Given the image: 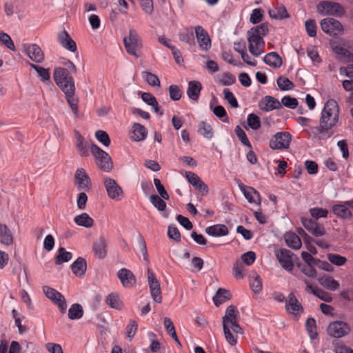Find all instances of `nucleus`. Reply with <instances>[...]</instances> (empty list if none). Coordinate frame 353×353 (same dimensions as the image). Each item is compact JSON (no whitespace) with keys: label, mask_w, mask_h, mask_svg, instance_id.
Instances as JSON below:
<instances>
[{"label":"nucleus","mask_w":353,"mask_h":353,"mask_svg":"<svg viewBox=\"0 0 353 353\" xmlns=\"http://www.w3.org/2000/svg\"><path fill=\"white\" fill-rule=\"evenodd\" d=\"M339 113L338 103L334 99L327 100L321 111L319 125L312 128L314 136L319 139L331 137L332 129L339 123Z\"/></svg>","instance_id":"nucleus-1"},{"label":"nucleus","mask_w":353,"mask_h":353,"mask_svg":"<svg viewBox=\"0 0 353 353\" xmlns=\"http://www.w3.org/2000/svg\"><path fill=\"white\" fill-rule=\"evenodd\" d=\"M268 33L267 23L252 28L247 33L249 43V51L255 57L260 56L264 52L265 42L263 39Z\"/></svg>","instance_id":"nucleus-2"},{"label":"nucleus","mask_w":353,"mask_h":353,"mask_svg":"<svg viewBox=\"0 0 353 353\" xmlns=\"http://www.w3.org/2000/svg\"><path fill=\"white\" fill-rule=\"evenodd\" d=\"M72 72H68L63 68H57L54 70V79L59 88L63 92L75 89V83Z\"/></svg>","instance_id":"nucleus-3"},{"label":"nucleus","mask_w":353,"mask_h":353,"mask_svg":"<svg viewBox=\"0 0 353 353\" xmlns=\"http://www.w3.org/2000/svg\"><path fill=\"white\" fill-rule=\"evenodd\" d=\"M126 52L135 57H140V50L143 47L142 41L134 29H130L128 37L123 39Z\"/></svg>","instance_id":"nucleus-4"},{"label":"nucleus","mask_w":353,"mask_h":353,"mask_svg":"<svg viewBox=\"0 0 353 353\" xmlns=\"http://www.w3.org/2000/svg\"><path fill=\"white\" fill-rule=\"evenodd\" d=\"M90 151L94 157L96 164L101 170L110 172L112 169V159L106 152L94 143L90 145Z\"/></svg>","instance_id":"nucleus-5"},{"label":"nucleus","mask_w":353,"mask_h":353,"mask_svg":"<svg viewBox=\"0 0 353 353\" xmlns=\"http://www.w3.org/2000/svg\"><path fill=\"white\" fill-rule=\"evenodd\" d=\"M317 12L321 15H332L341 17L344 15L345 10L339 3L323 1L316 6Z\"/></svg>","instance_id":"nucleus-6"},{"label":"nucleus","mask_w":353,"mask_h":353,"mask_svg":"<svg viewBox=\"0 0 353 353\" xmlns=\"http://www.w3.org/2000/svg\"><path fill=\"white\" fill-rule=\"evenodd\" d=\"M322 30L327 34L337 37L343 33V26L340 21L333 18H325L321 21Z\"/></svg>","instance_id":"nucleus-7"},{"label":"nucleus","mask_w":353,"mask_h":353,"mask_svg":"<svg viewBox=\"0 0 353 353\" xmlns=\"http://www.w3.org/2000/svg\"><path fill=\"white\" fill-rule=\"evenodd\" d=\"M292 140V136L288 132L276 133L270 140L269 145L272 150L288 149Z\"/></svg>","instance_id":"nucleus-8"},{"label":"nucleus","mask_w":353,"mask_h":353,"mask_svg":"<svg viewBox=\"0 0 353 353\" xmlns=\"http://www.w3.org/2000/svg\"><path fill=\"white\" fill-rule=\"evenodd\" d=\"M43 292L50 300L57 305L61 313L64 314L66 312V301L60 292L49 286H43Z\"/></svg>","instance_id":"nucleus-9"},{"label":"nucleus","mask_w":353,"mask_h":353,"mask_svg":"<svg viewBox=\"0 0 353 353\" xmlns=\"http://www.w3.org/2000/svg\"><path fill=\"white\" fill-rule=\"evenodd\" d=\"M327 332L332 337L341 338L350 333V327L347 323L336 321L329 324Z\"/></svg>","instance_id":"nucleus-10"},{"label":"nucleus","mask_w":353,"mask_h":353,"mask_svg":"<svg viewBox=\"0 0 353 353\" xmlns=\"http://www.w3.org/2000/svg\"><path fill=\"white\" fill-rule=\"evenodd\" d=\"M276 256L285 270L290 272L294 269V257L296 256L292 251L287 249H281L276 253Z\"/></svg>","instance_id":"nucleus-11"},{"label":"nucleus","mask_w":353,"mask_h":353,"mask_svg":"<svg viewBox=\"0 0 353 353\" xmlns=\"http://www.w3.org/2000/svg\"><path fill=\"white\" fill-rule=\"evenodd\" d=\"M104 185L108 196L116 201H120L123 197L122 188L119 185L117 181L110 178L104 179Z\"/></svg>","instance_id":"nucleus-12"},{"label":"nucleus","mask_w":353,"mask_h":353,"mask_svg":"<svg viewBox=\"0 0 353 353\" xmlns=\"http://www.w3.org/2000/svg\"><path fill=\"white\" fill-rule=\"evenodd\" d=\"M148 280L152 299L158 303H161L162 296L159 281L150 269L148 270Z\"/></svg>","instance_id":"nucleus-13"},{"label":"nucleus","mask_w":353,"mask_h":353,"mask_svg":"<svg viewBox=\"0 0 353 353\" xmlns=\"http://www.w3.org/2000/svg\"><path fill=\"white\" fill-rule=\"evenodd\" d=\"M301 223L309 232L316 237L323 236L325 234L324 225L316 223V221L312 219L303 217L301 219Z\"/></svg>","instance_id":"nucleus-14"},{"label":"nucleus","mask_w":353,"mask_h":353,"mask_svg":"<svg viewBox=\"0 0 353 353\" xmlns=\"http://www.w3.org/2000/svg\"><path fill=\"white\" fill-rule=\"evenodd\" d=\"M23 48L28 57L36 63H41L44 60V53L37 44L24 43Z\"/></svg>","instance_id":"nucleus-15"},{"label":"nucleus","mask_w":353,"mask_h":353,"mask_svg":"<svg viewBox=\"0 0 353 353\" xmlns=\"http://www.w3.org/2000/svg\"><path fill=\"white\" fill-rule=\"evenodd\" d=\"M195 35L200 48L207 51L211 48V39L208 32L201 26L194 28Z\"/></svg>","instance_id":"nucleus-16"},{"label":"nucleus","mask_w":353,"mask_h":353,"mask_svg":"<svg viewBox=\"0 0 353 353\" xmlns=\"http://www.w3.org/2000/svg\"><path fill=\"white\" fill-rule=\"evenodd\" d=\"M239 312L233 305H230L225 310V314L223 317V325H232L236 330H240V325L238 324Z\"/></svg>","instance_id":"nucleus-17"},{"label":"nucleus","mask_w":353,"mask_h":353,"mask_svg":"<svg viewBox=\"0 0 353 353\" xmlns=\"http://www.w3.org/2000/svg\"><path fill=\"white\" fill-rule=\"evenodd\" d=\"M286 311L294 316H299L303 312V308L294 293L291 292L285 301Z\"/></svg>","instance_id":"nucleus-18"},{"label":"nucleus","mask_w":353,"mask_h":353,"mask_svg":"<svg viewBox=\"0 0 353 353\" xmlns=\"http://www.w3.org/2000/svg\"><path fill=\"white\" fill-rule=\"evenodd\" d=\"M117 276L123 286L127 288L133 287L137 282L134 274L126 268H122L119 270Z\"/></svg>","instance_id":"nucleus-19"},{"label":"nucleus","mask_w":353,"mask_h":353,"mask_svg":"<svg viewBox=\"0 0 353 353\" xmlns=\"http://www.w3.org/2000/svg\"><path fill=\"white\" fill-rule=\"evenodd\" d=\"M259 107L261 110L270 112L281 108L282 105L276 98L272 96H265L259 101Z\"/></svg>","instance_id":"nucleus-20"},{"label":"nucleus","mask_w":353,"mask_h":353,"mask_svg":"<svg viewBox=\"0 0 353 353\" xmlns=\"http://www.w3.org/2000/svg\"><path fill=\"white\" fill-rule=\"evenodd\" d=\"M58 41L61 46L65 49L74 52L77 51V44L75 41L70 37L67 31L63 30L58 34Z\"/></svg>","instance_id":"nucleus-21"},{"label":"nucleus","mask_w":353,"mask_h":353,"mask_svg":"<svg viewBox=\"0 0 353 353\" xmlns=\"http://www.w3.org/2000/svg\"><path fill=\"white\" fill-rule=\"evenodd\" d=\"M75 179L79 190H87L90 188V180L88 174L83 168H79L75 173Z\"/></svg>","instance_id":"nucleus-22"},{"label":"nucleus","mask_w":353,"mask_h":353,"mask_svg":"<svg viewBox=\"0 0 353 353\" xmlns=\"http://www.w3.org/2000/svg\"><path fill=\"white\" fill-rule=\"evenodd\" d=\"M147 134L148 131L143 125L139 123H134L132 125L130 138L134 141H141L146 138Z\"/></svg>","instance_id":"nucleus-23"},{"label":"nucleus","mask_w":353,"mask_h":353,"mask_svg":"<svg viewBox=\"0 0 353 353\" xmlns=\"http://www.w3.org/2000/svg\"><path fill=\"white\" fill-rule=\"evenodd\" d=\"M201 89L202 85L199 81H191L188 83L187 94L191 100L197 101L199 100Z\"/></svg>","instance_id":"nucleus-24"},{"label":"nucleus","mask_w":353,"mask_h":353,"mask_svg":"<svg viewBox=\"0 0 353 353\" xmlns=\"http://www.w3.org/2000/svg\"><path fill=\"white\" fill-rule=\"evenodd\" d=\"M239 188L250 203H260V194L254 188L246 187L243 184L239 185Z\"/></svg>","instance_id":"nucleus-25"},{"label":"nucleus","mask_w":353,"mask_h":353,"mask_svg":"<svg viewBox=\"0 0 353 353\" xmlns=\"http://www.w3.org/2000/svg\"><path fill=\"white\" fill-rule=\"evenodd\" d=\"M205 232L212 236H226L229 233L228 227L223 224H216L205 228Z\"/></svg>","instance_id":"nucleus-26"},{"label":"nucleus","mask_w":353,"mask_h":353,"mask_svg":"<svg viewBox=\"0 0 353 353\" xmlns=\"http://www.w3.org/2000/svg\"><path fill=\"white\" fill-rule=\"evenodd\" d=\"M71 269L74 274L77 276H83L87 269L86 261L82 258L79 257L71 265Z\"/></svg>","instance_id":"nucleus-27"},{"label":"nucleus","mask_w":353,"mask_h":353,"mask_svg":"<svg viewBox=\"0 0 353 353\" xmlns=\"http://www.w3.org/2000/svg\"><path fill=\"white\" fill-rule=\"evenodd\" d=\"M95 255L99 259H103L107 255V244L103 237H100L93 245Z\"/></svg>","instance_id":"nucleus-28"},{"label":"nucleus","mask_w":353,"mask_h":353,"mask_svg":"<svg viewBox=\"0 0 353 353\" xmlns=\"http://www.w3.org/2000/svg\"><path fill=\"white\" fill-rule=\"evenodd\" d=\"M223 328L224 335L228 343L231 345H236V337L232 334L231 330H232L235 334H241L242 333V328L240 327L239 330H236L232 325H223Z\"/></svg>","instance_id":"nucleus-29"},{"label":"nucleus","mask_w":353,"mask_h":353,"mask_svg":"<svg viewBox=\"0 0 353 353\" xmlns=\"http://www.w3.org/2000/svg\"><path fill=\"white\" fill-rule=\"evenodd\" d=\"M179 38L181 42L188 45L195 43L194 29L192 27H188L179 33Z\"/></svg>","instance_id":"nucleus-30"},{"label":"nucleus","mask_w":353,"mask_h":353,"mask_svg":"<svg viewBox=\"0 0 353 353\" xmlns=\"http://www.w3.org/2000/svg\"><path fill=\"white\" fill-rule=\"evenodd\" d=\"M263 61L268 65L278 68L282 65L281 57L275 52L268 53L263 57Z\"/></svg>","instance_id":"nucleus-31"},{"label":"nucleus","mask_w":353,"mask_h":353,"mask_svg":"<svg viewBox=\"0 0 353 353\" xmlns=\"http://www.w3.org/2000/svg\"><path fill=\"white\" fill-rule=\"evenodd\" d=\"M286 244L294 250H299L302 245L300 237L294 232H288L285 235Z\"/></svg>","instance_id":"nucleus-32"},{"label":"nucleus","mask_w":353,"mask_h":353,"mask_svg":"<svg viewBox=\"0 0 353 353\" xmlns=\"http://www.w3.org/2000/svg\"><path fill=\"white\" fill-rule=\"evenodd\" d=\"M350 207L346 204V201L344 204H336L332 207V211L337 216L343 219H348L352 216V212L348 208Z\"/></svg>","instance_id":"nucleus-33"},{"label":"nucleus","mask_w":353,"mask_h":353,"mask_svg":"<svg viewBox=\"0 0 353 353\" xmlns=\"http://www.w3.org/2000/svg\"><path fill=\"white\" fill-rule=\"evenodd\" d=\"M75 89L63 92L66 101L75 115L78 114L79 99L74 96Z\"/></svg>","instance_id":"nucleus-34"},{"label":"nucleus","mask_w":353,"mask_h":353,"mask_svg":"<svg viewBox=\"0 0 353 353\" xmlns=\"http://www.w3.org/2000/svg\"><path fill=\"white\" fill-rule=\"evenodd\" d=\"M74 223L80 226L87 228H91L94 225V220L87 213L83 212L76 216L74 218Z\"/></svg>","instance_id":"nucleus-35"},{"label":"nucleus","mask_w":353,"mask_h":353,"mask_svg":"<svg viewBox=\"0 0 353 353\" xmlns=\"http://www.w3.org/2000/svg\"><path fill=\"white\" fill-rule=\"evenodd\" d=\"M13 241L12 234L6 225L0 223V242L6 245H11Z\"/></svg>","instance_id":"nucleus-36"},{"label":"nucleus","mask_w":353,"mask_h":353,"mask_svg":"<svg viewBox=\"0 0 353 353\" xmlns=\"http://www.w3.org/2000/svg\"><path fill=\"white\" fill-rule=\"evenodd\" d=\"M319 281L323 288L330 290L334 291L339 288V283L330 276L321 277Z\"/></svg>","instance_id":"nucleus-37"},{"label":"nucleus","mask_w":353,"mask_h":353,"mask_svg":"<svg viewBox=\"0 0 353 353\" xmlns=\"http://www.w3.org/2000/svg\"><path fill=\"white\" fill-rule=\"evenodd\" d=\"M75 137H76V147L79 152V154L82 157H87L89 155V150L84 143L83 137L80 134L79 132H75Z\"/></svg>","instance_id":"nucleus-38"},{"label":"nucleus","mask_w":353,"mask_h":353,"mask_svg":"<svg viewBox=\"0 0 353 353\" xmlns=\"http://www.w3.org/2000/svg\"><path fill=\"white\" fill-rule=\"evenodd\" d=\"M229 299H230V292L222 288L219 289L213 297V301L216 306H219Z\"/></svg>","instance_id":"nucleus-39"},{"label":"nucleus","mask_w":353,"mask_h":353,"mask_svg":"<svg viewBox=\"0 0 353 353\" xmlns=\"http://www.w3.org/2000/svg\"><path fill=\"white\" fill-rule=\"evenodd\" d=\"M83 315L82 306L79 303L72 304L68 310V317L71 320L80 319Z\"/></svg>","instance_id":"nucleus-40"},{"label":"nucleus","mask_w":353,"mask_h":353,"mask_svg":"<svg viewBox=\"0 0 353 353\" xmlns=\"http://www.w3.org/2000/svg\"><path fill=\"white\" fill-rule=\"evenodd\" d=\"M72 257V254L71 252L66 251L64 248H59L55 257V263L61 265L63 263L70 261Z\"/></svg>","instance_id":"nucleus-41"},{"label":"nucleus","mask_w":353,"mask_h":353,"mask_svg":"<svg viewBox=\"0 0 353 353\" xmlns=\"http://www.w3.org/2000/svg\"><path fill=\"white\" fill-rule=\"evenodd\" d=\"M334 50L336 54L341 57L343 61L345 63H353V53L350 50L341 46H336Z\"/></svg>","instance_id":"nucleus-42"},{"label":"nucleus","mask_w":353,"mask_h":353,"mask_svg":"<svg viewBox=\"0 0 353 353\" xmlns=\"http://www.w3.org/2000/svg\"><path fill=\"white\" fill-rule=\"evenodd\" d=\"M270 17L275 19H283L289 17V14L284 6H279L269 11Z\"/></svg>","instance_id":"nucleus-43"},{"label":"nucleus","mask_w":353,"mask_h":353,"mask_svg":"<svg viewBox=\"0 0 353 353\" xmlns=\"http://www.w3.org/2000/svg\"><path fill=\"white\" fill-rule=\"evenodd\" d=\"M107 304L112 308L121 310L122 309V302L118 295L110 294L106 299Z\"/></svg>","instance_id":"nucleus-44"},{"label":"nucleus","mask_w":353,"mask_h":353,"mask_svg":"<svg viewBox=\"0 0 353 353\" xmlns=\"http://www.w3.org/2000/svg\"><path fill=\"white\" fill-rule=\"evenodd\" d=\"M198 132L208 139L213 137V132L211 125L205 121H201L199 123Z\"/></svg>","instance_id":"nucleus-45"},{"label":"nucleus","mask_w":353,"mask_h":353,"mask_svg":"<svg viewBox=\"0 0 353 353\" xmlns=\"http://www.w3.org/2000/svg\"><path fill=\"white\" fill-rule=\"evenodd\" d=\"M305 328L307 331L311 339H314L317 337V332L316 330V321L314 318H308L305 323Z\"/></svg>","instance_id":"nucleus-46"},{"label":"nucleus","mask_w":353,"mask_h":353,"mask_svg":"<svg viewBox=\"0 0 353 353\" xmlns=\"http://www.w3.org/2000/svg\"><path fill=\"white\" fill-rule=\"evenodd\" d=\"M142 77L151 86H160V81L158 77L150 72L143 71Z\"/></svg>","instance_id":"nucleus-47"},{"label":"nucleus","mask_w":353,"mask_h":353,"mask_svg":"<svg viewBox=\"0 0 353 353\" xmlns=\"http://www.w3.org/2000/svg\"><path fill=\"white\" fill-rule=\"evenodd\" d=\"M28 64L32 68H33L37 72L39 76L41 78L42 81H45L50 79V73L48 69H46L41 66L30 63L29 61Z\"/></svg>","instance_id":"nucleus-48"},{"label":"nucleus","mask_w":353,"mask_h":353,"mask_svg":"<svg viewBox=\"0 0 353 353\" xmlns=\"http://www.w3.org/2000/svg\"><path fill=\"white\" fill-rule=\"evenodd\" d=\"M163 199H164L157 194H152L150 197V202L159 211H163L166 208V203Z\"/></svg>","instance_id":"nucleus-49"},{"label":"nucleus","mask_w":353,"mask_h":353,"mask_svg":"<svg viewBox=\"0 0 353 353\" xmlns=\"http://www.w3.org/2000/svg\"><path fill=\"white\" fill-rule=\"evenodd\" d=\"M277 85L281 90H290L294 87V83L288 78L279 77L277 80Z\"/></svg>","instance_id":"nucleus-50"},{"label":"nucleus","mask_w":353,"mask_h":353,"mask_svg":"<svg viewBox=\"0 0 353 353\" xmlns=\"http://www.w3.org/2000/svg\"><path fill=\"white\" fill-rule=\"evenodd\" d=\"M234 131H235V134L238 137V138L240 140V141L241 142V143L243 145L251 148H252L251 143H250L245 132H244V130L239 125H237L235 128Z\"/></svg>","instance_id":"nucleus-51"},{"label":"nucleus","mask_w":353,"mask_h":353,"mask_svg":"<svg viewBox=\"0 0 353 353\" xmlns=\"http://www.w3.org/2000/svg\"><path fill=\"white\" fill-rule=\"evenodd\" d=\"M235 81V77L229 72L223 74L218 79V83L222 85H231L234 84Z\"/></svg>","instance_id":"nucleus-52"},{"label":"nucleus","mask_w":353,"mask_h":353,"mask_svg":"<svg viewBox=\"0 0 353 353\" xmlns=\"http://www.w3.org/2000/svg\"><path fill=\"white\" fill-rule=\"evenodd\" d=\"M327 259L329 261L337 266L343 265L345 263L347 259L345 256H341L337 254H328Z\"/></svg>","instance_id":"nucleus-53"},{"label":"nucleus","mask_w":353,"mask_h":353,"mask_svg":"<svg viewBox=\"0 0 353 353\" xmlns=\"http://www.w3.org/2000/svg\"><path fill=\"white\" fill-rule=\"evenodd\" d=\"M307 34L310 37H315L316 35V23L314 19L307 20L305 23Z\"/></svg>","instance_id":"nucleus-54"},{"label":"nucleus","mask_w":353,"mask_h":353,"mask_svg":"<svg viewBox=\"0 0 353 353\" xmlns=\"http://www.w3.org/2000/svg\"><path fill=\"white\" fill-rule=\"evenodd\" d=\"M96 139L105 146H109L110 139L108 133L103 130H98L95 132Z\"/></svg>","instance_id":"nucleus-55"},{"label":"nucleus","mask_w":353,"mask_h":353,"mask_svg":"<svg viewBox=\"0 0 353 353\" xmlns=\"http://www.w3.org/2000/svg\"><path fill=\"white\" fill-rule=\"evenodd\" d=\"M250 288L252 290L256 293H259L262 290V282L259 275H256L250 281Z\"/></svg>","instance_id":"nucleus-56"},{"label":"nucleus","mask_w":353,"mask_h":353,"mask_svg":"<svg viewBox=\"0 0 353 353\" xmlns=\"http://www.w3.org/2000/svg\"><path fill=\"white\" fill-rule=\"evenodd\" d=\"M248 124L252 130H258L261 126L259 117L254 113L250 114L248 117Z\"/></svg>","instance_id":"nucleus-57"},{"label":"nucleus","mask_w":353,"mask_h":353,"mask_svg":"<svg viewBox=\"0 0 353 353\" xmlns=\"http://www.w3.org/2000/svg\"><path fill=\"white\" fill-rule=\"evenodd\" d=\"M310 212L311 216L315 219L327 217L328 214V211L326 209L321 208H311Z\"/></svg>","instance_id":"nucleus-58"},{"label":"nucleus","mask_w":353,"mask_h":353,"mask_svg":"<svg viewBox=\"0 0 353 353\" xmlns=\"http://www.w3.org/2000/svg\"><path fill=\"white\" fill-rule=\"evenodd\" d=\"M137 328L138 325L137 322L133 319H130L125 328L127 337L132 339L137 333Z\"/></svg>","instance_id":"nucleus-59"},{"label":"nucleus","mask_w":353,"mask_h":353,"mask_svg":"<svg viewBox=\"0 0 353 353\" xmlns=\"http://www.w3.org/2000/svg\"><path fill=\"white\" fill-rule=\"evenodd\" d=\"M0 42L5 45L8 48L12 51H15L14 44L11 37L6 33H0Z\"/></svg>","instance_id":"nucleus-60"},{"label":"nucleus","mask_w":353,"mask_h":353,"mask_svg":"<svg viewBox=\"0 0 353 353\" xmlns=\"http://www.w3.org/2000/svg\"><path fill=\"white\" fill-rule=\"evenodd\" d=\"M154 183L160 196L165 200H168L170 198L169 194L165 190L164 186L161 184V181L159 179L155 178L154 179Z\"/></svg>","instance_id":"nucleus-61"},{"label":"nucleus","mask_w":353,"mask_h":353,"mask_svg":"<svg viewBox=\"0 0 353 353\" xmlns=\"http://www.w3.org/2000/svg\"><path fill=\"white\" fill-rule=\"evenodd\" d=\"M223 93L224 94V98L225 100L228 101V103L233 107L237 108L239 104L236 99L235 98L234 94L230 92V90L228 88L223 90Z\"/></svg>","instance_id":"nucleus-62"},{"label":"nucleus","mask_w":353,"mask_h":353,"mask_svg":"<svg viewBox=\"0 0 353 353\" xmlns=\"http://www.w3.org/2000/svg\"><path fill=\"white\" fill-rule=\"evenodd\" d=\"M169 94L173 101H179L181 97V91L178 85H171L169 87Z\"/></svg>","instance_id":"nucleus-63"},{"label":"nucleus","mask_w":353,"mask_h":353,"mask_svg":"<svg viewBox=\"0 0 353 353\" xmlns=\"http://www.w3.org/2000/svg\"><path fill=\"white\" fill-rule=\"evenodd\" d=\"M281 103L284 106L291 109H294L298 105L297 99L290 96H285L282 99Z\"/></svg>","instance_id":"nucleus-64"}]
</instances>
